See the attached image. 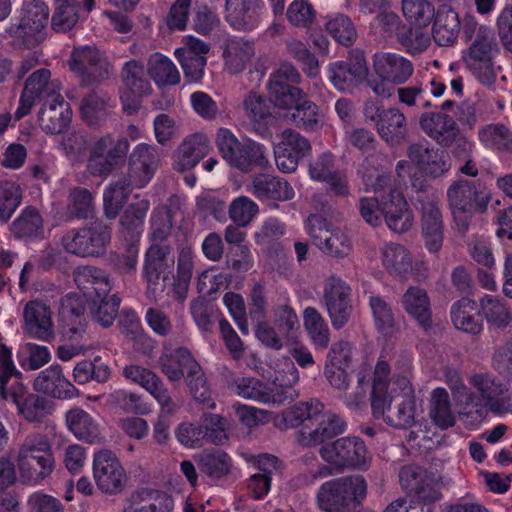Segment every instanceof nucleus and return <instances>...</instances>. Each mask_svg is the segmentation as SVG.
Listing matches in <instances>:
<instances>
[{"label":"nucleus","mask_w":512,"mask_h":512,"mask_svg":"<svg viewBox=\"0 0 512 512\" xmlns=\"http://www.w3.org/2000/svg\"><path fill=\"white\" fill-rule=\"evenodd\" d=\"M22 373L16 368L11 349L0 343V396L16 405L18 415L27 422L40 423L54 410L51 400L29 393L21 381Z\"/></svg>","instance_id":"f257e3e1"},{"label":"nucleus","mask_w":512,"mask_h":512,"mask_svg":"<svg viewBox=\"0 0 512 512\" xmlns=\"http://www.w3.org/2000/svg\"><path fill=\"white\" fill-rule=\"evenodd\" d=\"M462 40L468 45L462 59L466 68L484 85L495 82L494 59L500 48L493 28L479 24L473 15L462 22Z\"/></svg>","instance_id":"f03ea898"},{"label":"nucleus","mask_w":512,"mask_h":512,"mask_svg":"<svg viewBox=\"0 0 512 512\" xmlns=\"http://www.w3.org/2000/svg\"><path fill=\"white\" fill-rule=\"evenodd\" d=\"M367 494V482L360 475L330 479L318 488L316 505L322 512H355Z\"/></svg>","instance_id":"7ed1b4c3"},{"label":"nucleus","mask_w":512,"mask_h":512,"mask_svg":"<svg viewBox=\"0 0 512 512\" xmlns=\"http://www.w3.org/2000/svg\"><path fill=\"white\" fill-rule=\"evenodd\" d=\"M216 144L222 158L243 173L254 168L265 169L269 166L264 145L251 139L238 138L227 128H220L216 134Z\"/></svg>","instance_id":"20e7f679"},{"label":"nucleus","mask_w":512,"mask_h":512,"mask_svg":"<svg viewBox=\"0 0 512 512\" xmlns=\"http://www.w3.org/2000/svg\"><path fill=\"white\" fill-rule=\"evenodd\" d=\"M448 208L453 216L457 231L465 234L476 213L487 210L490 197L478 190L475 182L467 179L454 181L446 192Z\"/></svg>","instance_id":"39448f33"},{"label":"nucleus","mask_w":512,"mask_h":512,"mask_svg":"<svg viewBox=\"0 0 512 512\" xmlns=\"http://www.w3.org/2000/svg\"><path fill=\"white\" fill-rule=\"evenodd\" d=\"M17 464L22 482L35 485L54 470L55 460L46 436L28 435L19 448Z\"/></svg>","instance_id":"423d86ee"},{"label":"nucleus","mask_w":512,"mask_h":512,"mask_svg":"<svg viewBox=\"0 0 512 512\" xmlns=\"http://www.w3.org/2000/svg\"><path fill=\"white\" fill-rule=\"evenodd\" d=\"M415 190L414 205L421 212L422 237L427 250L437 253L443 245L444 223L439 199L432 187L424 180L415 179L412 182Z\"/></svg>","instance_id":"0eeeda50"},{"label":"nucleus","mask_w":512,"mask_h":512,"mask_svg":"<svg viewBox=\"0 0 512 512\" xmlns=\"http://www.w3.org/2000/svg\"><path fill=\"white\" fill-rule=\"evenodd\" d=\"M111 225L101 218L89 224L67 230L61 240L65 252L78 257H98L107 249L111 242Z\"/></svg>","instance_id":"6e6552de"},{"label":"nucleus","mask_w":512,"mask_h":512,"mask_svg":"<svg viewBox=\"0 0 512 512\" xmlns=\"http://www.w3.org/2000/svg\"><path fill=\"white\" fill-rule=\"evenodd\" d=\"M319 455L326 464L337 471L367 470L372 454L359 436H342L319 448Z\"/></svg>","instance_id":"1a4fd4ad"},{"label":"nucleus","mask_w":512,"mask_h":512,"mask_svg":"<svg viewBox=\"0 0 512 512\" xmlns=\"http://www.w3.org/2000/svg\"><path fill=\"white\" fill-rule=\"evenodd\" d=\"M48 19V6L41 0H32L23 6L19 21L11 24L8 33L20 46L34 48L42 41Z\"/></svg>","instance_id":"9d476101"},{"label":"nucleus","mask_w":512,"mask_h":512,"mask_svg":"<svg viewBox=\"0 0 512 512\" xmlns=\"http://www.w3.org/2000/svg\"><path fill=\"white\" fill-rule=\"evenodd\" d=\"M399 480L409 497L418 502L434 506L442 497L441 478L424 467L415 464L403 466L399 472Z\"/></svg>","instance_id":"9b49d317"},{"label":"nucleus","mask_w":512,"mask_h":512,"mask_svg":"<svg viewBox=\"0 0 512 512\" xmlns=\"http://www.w3.org/2000/svg\"><path fill=\"white\" fill-rule=\"evenodd\" d=\"M147 73L144 64L135 59L125 62L121 68L123 90L120 100L124 111L130 115L138 111L140 99L152 92Z\"/></svg>","instance_id":"f8f14e48"},{"label":"nucleus","mask_w":512,"mask_h":512,"mask_svg":"<svg viewBox=\"0 0 512 512\" xmlns=\"http://www.w3.org/2000/svg\"><path fill=\"white\" fill-rule=\"evenodd\" d=\"M368 73L365 54L359 49L350 51L345 60L328 65L329 80L341 92L351 91L360 86L367 80Z\"/></svg>","instance_id":"ddd939ff"},{"label":"nucleus","mask_w":512,"mask_h":512,"mask_svg":"<svg viewBox=\"0 0 512 512\" xmlns=\"http://www.w3.org/2000/svg\"><path fill=\"white\" fill-rule=\"evenodd\" d=\"M69 67L86 85L106 80L112 72L110 62L97 48L91 46L74 49L69 60Z\"/></svg>","instance_id":"4468645a"},{"label":"nucleus","mask_w":512,"mask_h":512,"mask_svg":"<svg viewBox=\"0 0 512 512\" xmlns=\"http://www.w3.org/2000/svg\"><path fill=\"white\" fill-rule=\"evenodd\" d=\"M93 477L97 487L106 494L122 492L127 482L126 472L119 459L110 450L94 454Z\"/></svg>","instance_id":"2eb2a0df"},{"label":"nucleus","mask_w":512,"mask_h":512,"mask_svg":"<svg viewBox=\"0 0 512 512\" xmlns=\"http://www.w3.org/2000/svg\"><path fill=\"white\" fill-rule=\"evenodd\" d=\"M323 301L333 328H343L352 312L350 286L339 277H329L324 286Z\"/></svg>","instance_id":"dca6fc26"},{"label":"nucleus","mask_w":512,"mask_h":512,"mask_svg":"<svg viewBox=\"0 0 512 512\" xmlns=\"http://www.w3.org/2000/svg\"><path fill=\"white\" fill-rule=\"evenodd\" d=\"M49 69L41 68L34 71L25 81L24 89L20 95L19 106L14 114L16 121L28 115L37 100H52L57 93V86L50 80Z\"/></svg>","instance_id":"f3484780"},{"label":"nucleus","mask_w":512,"mask_h":512,"mask_svg":"<svg viewBox=\"0 0 512 512\" xmlns=\"http://www.w3.org/2000/svg\"><path fill=\"white\" fill-rule=\"evenodd\" d=\"M310 152L309 140L295 130L287 128L281 134V141L274 147L276 166L283 173H292Z\"/></svg>","instance_id":"a211bd4d"},{"label":"nucleus","mask_w":512,"mask_h":512,"mask_svg":"<svg viewBox=\"0 0 512 512\" xmlns=\"http://www.w3.org/2000/svg\"><path fill=\"white\" fill-rule=\"evenodd\" d=\"M301 81L299 71L288 62L282 63L279 68L270 75L268 90L275 106H289L295 103V97L303 92L293 84Z\"/></svg>","instance_id":"6ab92c4d"},{"label":"nucleus","mask_w":512,"mask_h":512,"mask_svg":"<svg viewBox=\"0 0 512 512\" xmlns=\"http://www.w3.org/2000/svg\"><path fill=\"white\" fill-rule=\"evenodd\" d=\"M160 157L155 147L140 143L131 152L128 172L124 175L136 189L144 188L154 177Z\"/></svg>","instance_id":"aec40b11"},{"label":"nucleus","mask_w":512,"mask_h":512,"mask_svg":"<svg viewBox=\"0 0 512 512\" xmlns=\"http://www.w3.org/2000/svg\"><path fill=\"white\" fill-rule=\"evenodd\" d=\"M407 156L423 174L431 178L442 177L451 168L448 152L423 143L411 144L407 149Z\"/></svg>","instance_id":"412c9836"},{"label":"nucleus","mask_w":512,"mask_h":512,"mask_svg":"<svg viewBox=\"0 0 512 512\" xmlns=\"http://www.w3.org/2000/svg\"><path fill=\"white\" fill-rule=\"evenodd\" d=\"M419 127L430 139L445 148L451 147L460 134L456 120L451 115L441 111L421 113Z\"/></svg>","instance_id":"4be33fe9"},{"label":"nucleus","mask_w":512,"mask_h":512,"mask_svg":"<svg viewBox=\"0 0 512 512\" xmlns=\"http://www.w3.org/2000/svg\"><path fill=\"white\" fill-rule=\"evenodd\" d=\"M35 391L55 399H72L80 396V391L64 375L60 365H51L42 370L34 379Z\"/></svg>","instance_id":"5701e85b"},{"label":"nucleus","mask_w":512,"mask_h":512,"mask_svg":"<svg viewBox=\"0 0 512 512\" xmlns=\"http://www.w3.org/2000/svg\"><path fill=\"white\" fill-rule=\"evenodd\" d=\"M373 67L379 78L394 85L406 83L414 72V65L409 59L392 52L375 54Z\"/></svg>","instance_id":"b1692460"},{"label":"nucleus","mask_w":512,"mask_h":512,"mask_svg":"<svg viewBox=\"0 0 512 512\" xmlns=\"http://www.w3.org/2000/svg\"><path fill=\"white\" fill-rule=\"evenodd\" d=\"M161 372L171 382H178L199 370V364L189 349L177 347L165 349L158 360Z\"/></svg>","instance_id":"393cba45"},{"label":"nucleus","mask_w":512,"mask_h":512,"mask_svg":"<svg viewBox=\"0 0 512 512\" xmlns=\"http://www.w3.org/2000/svg\"><path fill=\"white\" fill-rule=\"evenodd\" d=\"M86 302L76 293L65 295L60 302L59 322L71 339L80 337L86 331Z\"/></svg>","instance_id":"a878e982"},{"label":"nucleus","mask_w":512,"mask_h":512,"mask_svg":"<svg viewBox=\"0 0 512 512\" xmlns=\"http://www.w3.org/2000/svg\"><path fill=\"white\" fill-rule=\"evenodd\" d=\"M379 137L391 148H397L409 139L406 115L398 107H388L375 128Z\"/></svg>","instance_id":"bb28decb"},{"label":"nucleus","mask_w":512,"mask_h":512,"mask_svg":"<svg viewBox=\"0 0 512 512\" xmlns=\"http://www.w3.org/2000/svg\"><path fill=\"white\" fill-rule=\"evenodd\" d=\"M71 109L62 95L44 101L38 113L41 129L47 134H60L66 130L71 121Z\"/></svg>","instance_id":"cd10ccee"},{"label":"nucleus","mask_w":512,"mask_h":512,"mask_svg":"<svg viewBox=\"0 0 512 512\" xmlns=\"http://www.w3.org/2000/svg\"><path fill=\"white\" fill-rule=\"evenodd\" d=\"M174 500L169 494L151 488L134 491L123 508V512H172Z\"/></svg>","instance_id":"c85d7f7f"},{"label":"nucleus","mask_w":512,"mask_h":512,"mask_svg":"<svg viewBox=\"0 0 512 512\" xmlns=\"http://www.w3.org/2000/svg\"><path fill=\"white\" fill-rule=\"evenodd\" d=\"M52 312L49 306L40 301H29L23 311L25 331L42 341L54 338Z\"/></svg>","instance_id":"c756f323"},{"label":"nucleus","mask_w":512,"mask_h":512,"mask_svg":"<svg viewBox=\"0 0 512 512\" xmlns=\"http://www.w3.org/2000/svg\"><path fill=\"white\" fill-rule=\"evenodd\" d=\"M382 211L385 222L391 230L403 233L412 227L413 215L400 192L390 189L386 197L382 196Z\"/></svg>","instance_id":"7c9ffc66"},{"label":"nucleus","mask_w":512,"mask_h":512,"mask_svg":"<svg viewBox=\"0 0 512 512\" xmlns=\"http://www.w3.org/2000/svg\"><path fill=\"white\" fill-rule=\"evenodd\" d=\"M13 237L23 242L42 240L45 235L44 219L34 206H27L9 225Z\"/></svg>","instance_id":"2f4dec72"},{"label":"nucleus","mask_w":512,"mask_h":512,"mask_svg":"<svg viewBox=\"0 0 512 512\" xmlns=\"http://www.w3.org/2000/svg\"><path fill=\"white\" fill-rule=\"evenodd\" d=\"M261 10V0H225L226 20L237 30L254 29Z\"/></svg>","instance_id":"473e14b6"},{"label":"nucleus","mask_w":512,"mask_h":512,"mask_svg":"<svg viewBox=\"0 0 512 512\" xmlns=\"http://www.w3.org/2000/svg\"><path fill=\"white\" fill-rule=\"evenodd\" d=\"M76 286L83 292L85 298L91 300L108 295L112 286L108 275L100 268L84 265L73 271Z\"/></svg>","instance_id":"72a5a7b5"},{"label":"nucleus","mask_w":512,"mask_h":512,"mask_svg":"<svg viewBox=\"0 0 512 512\" xmlns=\"http://www.w3.org/2000/svg\"><path fill=\"white\" fill-rule=\"evenodd\" d=\"M171 252L170 245L158 244H151L146 250L142 274L149 290L157 286L161 275L173 267L174 259L170 257Z\"/></svg>","instance_id":"f704fd0d"},{"label":"nucleus","mask_w":512,"mask_h":512,"mask_svg":"<svg viewBox=\"0 0 512 512\" xmlns=\"http://www.w3.org/2000/svg\"><path fill=\"white\" fill-rule=\"evenodd\" d=\"M254 195L260 200L288 201L294 195L293 187L285 179L268 173H259L252 179Z\"/></svg>","instance_id":"c9c22d12"},{"label":"nucleus","mask_w":512,"mask_h":512,"mask_svg":"<svg viewBox=\"0 0 512 512\" xmlns=\"http://www.w3.org/2000/svg\"><path fill=\"white\" fill-rule=\"evenodd\" d=\"M278 107L292 110L289 118L298 128L316 131L323 125V114L320 108L304 92L299 97H295V103Z\"/></svg>","instance_id":"e433bc0d"},{"label":"nucleus","mask_w":512,"mask_h":512,"mask_svg":"<svg viewBox=\"0 0 512 512\" xmlns=\"http://www.w3.org/2000/svg\"><path fill=\"white\" fill-rule=\"evenodd\" d=\"M149 208L150 202L147 199H141L137 202L130 203L125 208L120 217L119 232L126 242L139 244Z\"/></svg>","instance_id":"4c0bfd02"},{"label":"nucleus","mask_w":512,"mask_h":512,"mask_svg":"<svg viewBox=\"0 0 512 512\" xmlns=\"http://www.w3.org/2000/svg\"><path fill=\"white\" fill-rule=\"evenodd\" d=\"M348 428L347 422L337 414H331L327 419L321 420L318 426L309 432L300 433V442L308 447H323L333 442Z\"/></svg>","instance_id":"58836bf2"},{"label":"nucleus","mask_w":512,"mask_h":512,"mask_svg":"<svg viewBox=\"0 0 512 512\" xmlns=\"http://www.w3.org/2000/svg\"><path fill=\"white\" fill-rule=\"evenodd\" d=\"M462 26L458 13L451 7H441L434 17L432 36L439 46H452L455 44Z\"/></svg>","instance_id":"ea45409f"},{"label":"nucleus","mask_w":512,"mask_h":512,"mask_svg":"<svg viewBox=\"0 0 512 512\" xmlns=\"http://www.w3.org/2000/svg\"><path fill=\"white\" fill-rule=\"evenodd\" d=\"M209 140L204 133L186 137L177 149L175 168L181 172L195 167L209 152Z\"/></svg>","instance_id":"a19ab883"},{"label":"nucleus","mask_w":512,"mask_h":512,"mask_svg":"<svg viewBox=\"0 0 512 512\" xmlns=\"http://www.w3.org/2000/svg\"><path fill=\"white\" fill-rule=\"evenodd\" d=\"M403 309L413 317L424 331L432 327L430 300L426 291L419 287H409L402 296Z\"/></svg>","instance_id":"79ce46f5"},{"label":"nucleus","mask_w":512,"mask_h":512,"mask_svg":"<svg viewBox=\"0 0 512 512\" xmlns=\"http://www.w3.org/2000/svg\"><path fill=\"white\" fill-rule=\"evenodd\" d=\"M450 316L453 325L459 331L478 335L483 329L482 320L477 315V304L467 297L461 298L452 305Z\"/></svg>","instance_id":"37998d69"},{"label":"nucleus","mask_w":512,"mask_h":512,"mask_svg":"<svg viewBox=\"0 0 512 512\" xmlns=\"http://www.w3.org/2000/svg\"><path fill=\"white\" fill-rule=\"evenodd\" d=\"M298 382L299 372L294 365H291L281 377H276V381L272 387H266L264 404L280 406L285 403H291L299 395L294 388Z\"/></svg>","instance_id":"c03bdc74"},{"label":"nucleus","mask_w":512,"mask_h":512,"mask_svg":"<svg viewBox=\"0 0 512 512\" xmlns=\"http://www.w3.org/2000/svg\"><path fill=\"white\" fill-rule=\"evenodd\" d=\"M66 422L70 431L79 440L89 444H97L102 441L98 424L85 410L81 408L69 410L66 413Z\"/></svg>","instance_id":"a18cd8bd"},{"label":"nucleus","mask_w":512,"mask_h":512,"mask_svg":"<svg viewBox=\"0 0 512 512\" xmlns=\"http://www.w3.org/2000/svg\"><path fill=\"white\" fill-rule=\"evenodd\" d=\"M134 188V184L125 176L108 185L103 193V211L108 220L117 218Z\"/></svg>","instance_id":"49530a36"},{"label":"nucleus","mask_w":512,"mask_h":512,"mask_svg":"<svg viewBox=\"0 0 512 512\" xmlns=\"http://www.w3.org/2000/svg\"><path fill=\"white\" fill-rule=\"evenodd\" d=\"M254 54L255 45L253 41L243 38L229 40L223 52L227 71L231 74L242 72Z\"/></svg>","instance_id":"de8ad7c7"},{"label":"nucleus","mask_w":512,"mask_h":512,"mask_svg":"<svg viewBox=\"0 0 512 512\" xmlns=\"http://www.w3.org/2000/svg\"><path fill=\"white\" fill-rule=\"evenodd\" d=\"M242 107L256 130H265L274 121L271 101L257 92H249L243 99Z\"/></svg>","instance_id":"09e8293b"},{"label":"nucleus","mask_w":512,"mask_h":512,"mask_svg":"<svg viewBox=\"0 0 512 512\" xmlns=\"http://www.w3.org/2000/svg\"><path fill=\"white\" fill-rule=\"evenodd\" d=\"M129 142L126 138H120L109 150L106 156H89L87 169L93 176L106 177L115 167L124 160L129 150Z\"/></svg>","instance_id":"8fccbe9b"},{"label":"nucleus","mask_w":512,"mask_h":512,"mask_svg":"<svg viewBox=\"0 0 512 512\" xmlns=\"http://www.w3.org/2000/svg\"><path fill=\"white\" fill-rule=\"evenodd\" d=\"M415 397L405 394L395 397V405L390 406L382 417L384 422L397 429H408L415 425Z\"/></svg>","instance_id":"3c124183"},{"label":"nucleus","mask_w":512,"mask_h":512,"mask_svg":"<svg viewBox=\"0 0 512 512\" xmlns=\"http://www.w3.org/2000/svg\"><path fill=\"white\" fill-rule=\"evenodd\" d=\"M382 263L386 270L404 278L412 268V260L407 249L397 243H389L382 248Z\"/></svg>","instance_id":"603ef678"},{"label":"nucleus","mask_w":512,"mask_h":512,"mask_svg":"<svg viewBox=\"0 0 512 512\" xmlns=\"http://www.w3.org/2000/svg\"><path fill=\"white\" fill-rule=\"evenodd\" d=\"M478 137L485 147L512 154V131L504 124H487L479 129Z\"/></svg>","instance_id":"864d4df0"},{"label":"nucleus","mask_w":512,"mask_h":512,"mask_svg":"<svg viewBox=\"0 0 512 512\" xmlns=\"http://www.w3.org/2000/svg\"><path fill=\"white\" fill-rule=\"evenodd\" d=\"M324 404L316 398L309 401H303L286 409L283 412V421L289 428H295L302 425L305 421L318 420L323 414Z\"/></svg>","instance_id":"5fc2aeb1"},{"label":"nucleus","mask_w":512,"mask_h":512,"mask_svg":"<svg viewBox=\"0 0 512 512\" xmlns=\"http://www.w3.org/2000/svg\"><path fill=\"white\" fill-rule=\"evenodd\" d=\"M148 74L158 86L177 85L180 82V73L177 67L161 53L150 55Z\"/></svg>","instance_id":"6e6d98bb"},{"label":"nucleus","mask_w":512,"mask_h":512,"mask_svg":"<svg viewBox=\"0 0 512 512\" xmlns=\"http://www.w3.org/2000/svg\"><path fill=\"white\" fill-rule=\"evenodd\" d=\"M325 29L338 44L345 47L354 45L358 38L356 25L343 13L330 16L325 23Z\"/></svg>","instance_id":"4d7b16f0"},{"label":"nucleus","mask_w":512,"mask_h":512,"mask_svg":"<svg viewBox=\"0 0 512 512\" xmlns=\"http://www.w3.org/2000/svg\"><path fill=\"white\" fill-rule=\"evenodd\" d=\"M304 327L315 347L325 349L330 342V331L322 315L314 307H307L303 314Z\"/></svg>","instance_id":"13d9d810"},{"label":"nucleus","mask_w":512,"mask_h":512,"mask_svg":"<svg viewBox=\"0 0 512 512\" xmlns=\"http://www.w3.org/2000/svg\"><path fill=\"white\" fill-rule=\"evenodd\" d=\"M109 97L106 94L90 92L81 102L80 111L83 120L89 126H99L106 119Z\"/></svg>","instance_id":"bf43d9fd"},{"label":"nucleus","mask_w":512,"mask_h":512,"mask_svg":"<svg viewBox=\"0 0 512 512\" xmlns=\"http://www.w3.org/2000/svg\"><path fill=\"white\" fill-rule=\"evenodd\" d=\"M121 299L116 295H103L90 300V311L93 319L104 328L110 327L119 312Z\"/></svg>","instance_id":"052dcab7"},{"label":"nucleus","mask_w":512,"mask_h":512,"mask_svg":"<svg viewBox=\"0 0 512 512\" xmlns=\"http://www.w3.org/2000/svg\"><path fill=\"white\" fill-rule=\"evenodd\" d=\"M198 467L203 474L218 479L230 473L231 459L221 450L204 451L199 456Z\"/></svg>","instance_id":"680f3d73"},{"label":"nucleus","mask_w":512,"mask_h":512,"mask_svg":"<svg viewBox=\"0 0 512 512\" xmlns=\"http://www.w3.org/2000/svg\"><path fill=\"white\" fill-rule=\"evenodd\" d=\"M68 213L77 219L93 217L95 203L92 192L85 187H74L68 194Z\"/></svg>","instance_id":"e2e57ef3"},{"label":"nucleus","mask_w":512,"mask_h":512,"mask_svg":"<svg viewBox=\"0 0 512 512\" xmlns=\"http://www.w3.org/2000/svg\"><path fill=\"white\" fill-rule=\"evenodd\" d=\"M96 358L94 361L82 360L73 368V379L79 385H84L92 380L97 383H105L111 376V369L104 363H98Z\"/></svg>","instance_id":"0e129e2a"},{"label":"nucleus","mask_w":512,"mask_h":512,"mask_svg":"<svg viewBox=\"0 0 512 512\" xmlns=\"http://www.w3.org/2000/svg\"><path fill=\"white\" fill-rule=\"evenodd\" d=\"M430 416L433 422L442 429H447L455 424V418L451 412L449 394L444 388H436L432 392Z\"/></svg>","instance_id":"69168bd1"},{"label":"nucleus","mask_w":512,"mask_h":512,"mask_svg":"<svg viewBox=\"0 0 512 512\" xmlns=\"http://www.w3.org/2000/svg\"><path fill=\"white\" fill-rule=\"evenodd\" d=\"M79 20V4L76 0H56L51 26L56 32L71 30Z\"/></svg>","instance_id":"338daca9"},{"label":"nucleus","mask_w":512,"mask_h":512,"mask_svg":"<svg viewBox=\"0 0 512 512\" xmlns=\"http://www.w3.org/2000/svg\"><path fill=\"white\" fill-rule=\"evenodd\" d=\"M402 12L416 27L428 26L436 15L434 5L428 0H402Z\"/></svg>","instance_id":"774afa93"}]
</instances>
